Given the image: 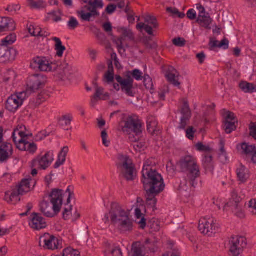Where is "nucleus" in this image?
Here are the masks:
<instances>
[{
	"instance_id": "35",
	"label": "nucleus",
	"mask_w": 256,
	"mask_h": 256,
	"mask_svg": "<svg viewBox=\"0 0 256 256\" xmlns=\"http://www.w3.org/2000/svg\"><path fill=\"white\" fill-rule=\"evenodd\" d=\"M146 204L154 208L155 207L157 202V200L156 196L159 194H151L149 192H146Z\"/></svg>"
},
{
	"instance_id": "15",
	"label": "nucleus",
	"mask_w": 256,
	"mask_h": 256,
	"mask_svg": "<svg viewBox=\"0 0 256 256\" xmlns=\"http://www.w3.org/2000/svg\"><path fill=\"white\" fill-rule=\"evenodd\" d=\"M96 92L94 96L91 97V106H94L98 100H106L109 99L110 95L108 93H104V89L102 87H100L97 84H95Z\"/></svg>"
},
{
	"instance_id": "20",
	"label": "nucleus",
	"mask_w": 256,
	"mask_h": 256,
	"mask_svg": "<svg viewBox=\"0 0 256 256\" xmlns=\"http://www.w3.org/2000/svg\"><path fill=\"white\" fill-rule=\"evenodd\" d=\"M14 21L8 18H0V32L14 30L15 29Z\"/></svg>"
},
{
	"instance_id": "1",
	"label": "nucleus",
	"mask_w": 256,
	"mask_h": 256,
	"mask_svg": "<svg viewBox=\"0 0 256 256\" xmlns=\"http://www.w3.org/2000/svg\"><path fill=\"white\" fill-rule=\"evenodd\" d=\"M142 169V182L146 192L151 194H160L165 187L162 177L156 170L146 166Z\"/></svg>"
},
{
	"instance_id": "21",
	"label": "nucleus",
	"mask_w": 256,
	"mask_h": 256,
	"mask_svg": "<svg viewBox=\"0 0 256 256\" xmlns=\"http://www.w3.org/2000/svg\"><path fill=\"white\" fill-rule=\"evenodd\" d=\"M212 21V19L210 17L208 13L204 14H199L196 20V22L198 23L200 26L207 30L211 29L210 24Z\"/></svg>"
},
{
	"instance_id": "49",
	"label": "nucleus",
	"mask_w": 256,
	"mask_h": 256,
	"mask_svg": "<svg viewBox=\"0 0 256 256\" xmlns=\"http://www.w3.org/2000/svg\"><path fill=\"white\" fill-rule=\"evenodd\" d=\"M144 83L146 88L152 90L154 85L152 81V79L148 75H144Z\"/></svg>"
},
{
	"instance_id": "12",
	"label": "nucleus",
	"mask_w": 256,
	"mask_h": 256,
	"mask_svg": "<svg viewBox=\"0 0 256 256\" xmlns=\"http://www.w3.org/2000/svg\"><path fill=\"white\" fill-rule=\"evenodd\" d=\"M62 192V190L54 188L52 190L50 195V202L53 205V210L56 213H58L60 210L63 200Z\"/></svg>"
},
{
	"instance_id": "8",
	"label": "nucleus",
	"mask_w": 256,
	"mask_h": 256,
	"mask_svg": "<svg viewBox=\"0 0 256 256\" xmlns=\"http://www.w3.org/2000/svg\"><path fill=\"white\" fill-rule=\"evenodd\" d=\"M116 166L120 172V178L128 180V156L119 153L116 156Z\"/></svg>"
},
{
	"instance_id": "59",
	"label": "nucleus",
	"mask_w": 256,
	"mask_h": 256,
	"mask_svg": "<svg viewBox=\"0 0 256 256\" xmlns=\"http://www.w3.org/2000/svg\"><path fill=\"white\" fill-rule=\"evenodd\" d=\"M196 130L192 126L188 127L186 132V137L190 140H192L194 138V134Z\"/></svg>"
},
{
	"instance_id": "3",
	"label": "nucleus",
	"mask_w": 256,
	"mask_h": 256,
	"mask_svg": "<svg viewBox=\"0 0 256 256\" xmlns=\"http://www.w3.org/2000/svg\"><path fill=\"white\" fill-rule=\"evenodd\" d=\"M112 224L121 233L128 230V210L118 203L111 204L109 212Z\"/></svg>"
},
{
	"instance_id": "44",
	"label": "nucleus",
	"mask_w": 256,
	"mask_h": 256,
	"mask_svg": "<svg viewBox=\"0 0 256 256\" xmlns=\"http://www.w3.org/2000/svg\"><path fill=\"white\" fill-rule=\"evenodd\" d=\"M129 74H130V76L132 80L134 78L136 80H142L144 78L142 72L138 69H135L131 72L129 71Z\"/></svg>"
},
{
	"instance_id": "55",
	"label": "nucleus",
	"mask_w": 256,
	"mask_h": 256,
	"mask_svg": "<svg viewBox=\"0 0 256 256\" xmlns=\"http://www.w3.org/2000/svg\"><path fill=\"white\" fill-rule=\"evenodd\" d=\"M37 150L36 145L34 143H30L27 141L25 151H28L30 153L34 154Z\"/></svg>"
},
{
	"instance_id": "29",
	"label": "nucleus",
	"mask_w": 256,
	"mask_h": 256,
	"mask_svg": "<svg viewBox=\"0 0 256 256\" xmlns=\"http://www.w3.org/2000/svg\"><path fill=\"white\" fill-rule=\"evenodd\" d=\"M236 174L239 180L242 182H245L248 178V170L243 165L240 164L236 170Z\"/></svg>"
},
{
	"instance_id": "57",
	"label": "nucleus",
	"mask_w": 256,
	"mask_h": 256,
	"mask_svg": "<svg viewBox=\"0 0 256 256\" xmlns=\"http://www.w3.org/2000/svg\"><path fill=\"white\" fill-rule=\"evenodd\" d=\"M88 4L96 8H102L104 6L102 0H94V2L90 0Z\"/></svg>"
},
{
	"instance_id": "18",
	"label": "nucleus",
	"mask_w": 256,
	"mask_h": 256,
	"mask_svg": "<svg viewBox=\"0 0 256 256\" xmlns=\"http://www.w3.org/2000/svg\"><path fill=\"white\" fill-rule=\"evenodd\" d=\"M68 64H52L49 62V70L48 72H56L60 74V78L62 80L64 76L66 75Z\"/></svg>"
},
{
	"instance_id": "24",
	"label": "nucleus",
	"mask_w": 256,
	"mask_h": 256,
	"mask_svg": "<svg viewBox=\"0 0 256 256\" xmlns=\"http://www.w3.org/2000/svg\"><path fill=\"white\" fill-rule=\"evenodd\" d=\"M176 70L172 66H169L166 72V76L168 81L176 86H178L180 83L176 79Z\"/></svg>"
},
{
	"instance_id": "60",
	"label": "nucleus",
	"mask_w": 256,
	"mask_h": 256,
	"mask_svg": "<svg viewBox=\"0 0 256 256\" xmlns=\"http://www.w3.org/2000/svg\"><path fill=\"white\" fill-rule=\"evenodd\" d=\"M250 135L256 140V122H252L249 127Z\"/></svg>"
},
{
	"instance_id": "42",
	"label": "nucleus",
	"mask_w": 256,
	"mask_h": 256,
	"mask_svg": "<svg viewBox=\"0 0 256 256\" xmlns=\"http://www.w3.org/2000/svg\"><path fill=\"white\" fill-rule=\"evenodd\" d=\"M77 14L82 20L86 22H90V18L93 16V14L90 12L86 13L84 10L77 11Z\"/></svg>"
},
{
	"instance_id": "50",
	"label": "nucleus",
	"mask_w": 256,
	"mask_h": 256,
	"mask_svg": "<svg viewBox=\"0 0 256 256\" xmlns=\"http://www.w3.org/2000/svg\"><path fill=\"white\" fill-rule=\"evenodd\" d=\"M68 26L70 29L73 30L79 26V23L75 18L72 16L68 22Z\"/></svg>"
},
{
	"instance_id": "61",
	"label": "nucleus",
	"mask_w": 256,
	"mask_h": 256,
	"mask_svg": "<svg viewBox=\"0 0 256 256\" xmlns=\"http://www.w3.org/2000/svg\"><path fill=\"white\" fill-rule=\"evenodd\" d=\"M88 232V230L87 228H81L78 236V240H83L86 237Z\"/></svg>"
},
{
	"instance_id": "36",
	"label": "nucleus",
	"mask_w": 256,
	"mask_h": 256,
	"mask_svg": "<svg viewBox=\"0 0 256 256\" xmlns=\"http://www.w3.org/2000/svg\"><path fill=\"white\" fill-rule=\"evenodd\" d=\"M148 226L152 230L151 232H157L160 230V222L155 218L148 221Z\"/></svg>"
},
{
	"instance_id": "53",
	"label": "nucleus",
	"mask_w": 256,
	"mask_h": 256,
	"mask_svg": "<svg viewBox=\"0 0 256 256\" xmlns=\"http://www.w3.org/2000/svg\"><path fill=\"white\" fill-rule=\"evenodd\" d=\"M8 153L6 150L0 148V162H3L8 158Z\"/></svg>"
},
{
	"instance_id": "45",
	"label": "nucleus",
	"mask_w": 256,
	"mask_h": 256,
	"mask_svg": "<svg viewBox=\"0 0 256 256\" xmlns=\"http://www.w3.org/2000/svg\"><path fill=\"white\" fill-rule=\"evenodd\" d=\"M132 250L134 254L142 256V246L140 242H134L132 244Z\"/></svg>"
},
{
	"instance_id": "4",
	"label": "nucleus",
	"mask_w": 256,
	"mask_h": 256,
	"mask_svg": "<svg viewBox=\"0 0 256 256\" xmlns=\"http://www.w3.org/2000/svg\"><path fill=\"white\" fill-rule=\"evenodd\" d=\"M144 124L136 114L129 116V140L136 142L141 140L142 138Z\"/></svg>"
},
{
	"instance_id": "47",
	"label": "nucleus",
	"mask_w": 256,
	"mask_h": 256,
	"mask_svg": "<svg viewBox=\"0 0 256 256\" xmlns=\"http://www.w3.org/2000/svg\"><path fill=\"white\" fill-rule=\"evenodd\" d=\"M30 6L32 8H40L44 7V2L43 0H38L37 2H35L34 0H28Z\"/></svg>"
},
{
	"instance_id": "16",
	"label": "nucleus",
	"mask_w": 256,
	"mask_h": 256,
	"mask_svg": "<svg viewBox=\"0 0 256 256\" xmlns=\"http://www.w3.org/2000/svg\"><path fill=\"white\" fill-rule=\"evenodd\" d=\"M50 61L46 57H36L32 60L31 67L38 68L40 71L48 72Z\"/></svg>"
},
{
	"instance_id": "52",
	"label": "nucleus",
	"mask_w": 256,
	"mask_h": 256,
	"mask_svg": "<svg viewBox=\"0 0 256 256\" xmlns=\"http://www.w3.org/2000/svg\"><path fill=\"white\" fill-rule=\"evenodd\" d=\"M173 44L179 47H182L185 46L186 44V40L182 38H176L172 40Z\"/></svg>"
},
{
	"instance_id": "58",
	"label": "nucleus",
	"mask_w": 256,
	"mask_h": 256,
	"mask_svg": "<svg viewBox=\"0 0 256 256\" xmlns=\"http://www.w3.org/2000/svg\"><path fill=\"white\" fill-rule=\"evenodd\" d=\"M101 136H102V140L103 144L105 146L108 147L109 146L110 142V140H108V139H107V138H108V134H107V132H106V130L105 129L104 130L102 131V132L101 133Z\"/></svg>"
},
{
	"instance_id": "40",
	"label": "nucleus",
	"mask_w": 256,
	"mask_h": 256,
	"mask_svg": "<svg viewBox=\"0 0 256 256\" xmlns=\"http://www.w3.org/2000/svg\"><path fill=\"white\" fill-rule=\"evenodd\" d=\"M138 172L132 163L129 162V181L137 180Z\"/></svg>"
},
{
	"instance_id": "27",
	"label": "nucleus",
	"mask_w": 256,
	"mask_h": 256,
	"mask_svg": "<svg viewBox=\"0 0 256 256\" xmlns=\"http://www.w3.org/2000/svg\"><path fill=\"white\" fill-rule=\"evenodd\" d=\"M104 78L108 83L112 82L114 80V68L112 60H108V70L104 75Z\"/></svg>"
},
{
	"instance_id": "28",
	"label": "nucleus",
	"mask_w": 256,
	"mask_h": 256,
	"mask_svg": "<svg viewBox=\"0 0 256 256\" xmlns=\"http://www.w3.org/2000/svg\"><path fill=\"white\" fill-rule=\"evenodd\" d=\"M52 40L55 42V50H56V56L58 57H62L64 51L66 50V47L62 44V42L58 38H53Z\"/></svg>"
},
{
	"instance_id": "46",
	"label": "nucleus",
	"mask_w": 256,
	"mask_h": 256,
	"mask_svg": "<svg viewBox=\"0 0 256 256\" xmlns=\"http://www.w3.org/2000/svg\"><path fill=\"white\" fill-rule=\"evenodd\" d=\"M63 256H80V252L72 248H68L63 250Z\"/></svg>"
},
{
	"instance_id": "39",
	"label": "nucleus",
	"mask_w": 256,
	"mask_h": 256,
	"mask_svg": "<svg viewBox=\"0 0 256 256\" xmlns=\"http://www.w3.org/2000/svg\"><path fill=\"white\" fill-rule=\"evenodd\" d=\"M72 118L70 114L64 115L59 118V124L62 126H68L70 124Z\"/></svg>"
},
{
	"instance_id": "34",
	"label": "nucleus",
	"mask_w": 256,
	"mask_h": 256,
	"mask_svg": "<svg viewBox=\"0 0 256 256\" xmlns=\"http://www.w3.org/2000/svg\"><path fill=\"white\" fill-rule=\"evenodd\" d=\"M16 130L12 133V138L16 146V148L20 150H24L26 148L27 141L25 140L20 139L18 141L16 140V138L15 136Z\"/></svg>"
},
{
	"instance_id": "19",
	"label": "nucleus",
	"mask_w": 256,
	"mask_h": 256,
	"mask_svg": "<svg viewBox=\"0 0 256 256\" xmlns=\"http://www.w3.org/2000/svg\"><path fill=\"white\" fill-rule=\"evenodd\" d=\"M16 96L12 95L7 100L6 103V108L10 112H15L22 104L21 102L18 100Z\"/></svg>"
},
{
	"instance_id": "25",
	"label": "nucleus",
	"mask_w": 256,
	"mask_h": 256,
	"mask_svg": "<svg viewBox=\"0 0 256 256\" xmlns=\"http://www.w3.org/2000/svg\"><path fill=\"white\" fill-rule=\"evenodd\" d=\"M68 152V146H64L60 152L58 156V159L54 165L55 168H58L61 165H62L66 160V156Z\"/></svg>"
},
{
	"instance_id": "23",
	"label": "nucleus",
	"mask_w": 256,
	"mask_h": 256,
	"mask_svg": "<svg viewBox=\"0 0 256 256\" xmlns=\"http://www.w3.org/2000/svg\"><path fill=\"white\" fill-rule=\"evenodd\" d=\"M52 208L51 207L49 203L47 202L44 201L40 204V210L44 215L48 218H52L57 213L52 212Z\"/></svg>"
},
{
	"instance_id": "14",
	"label": "nucleus",
	"mask_w": 256,
	"mask_h": 256,
	"mask_svg": "<svg viewBox=\"0 0 256 256\" xmlns=\"http://www.w3.org/2000/svg\"><path fill=\"white\" fill-rule=\"evenodd\" d=\"M32 216L31 222L29 224L31 228L35 230H40L46 228V223L40 214L33 212Z\"/></svg>"
},
{
	"instance_id": "51",
	"label": "nucleus",
	"mask_w": 256,
	"mask_h": 256,
	"mask_svg": "<svg viewBox=\"0 0 256 256\" xmlns=\"http://www.w3.org/2000/svg\"><path fill=\"white\" fill-rule=\"evenodd\" d=\"M212 158L211 155L208 154L205 156L204 160V166L205 168H210L212 166Z\"/></svg>"
},
{
	"instance_id": "7",
	"label": "nucleus",
	"mask_w": 256,
	"mask_h": 256,
	"mask_svg": "<svg viewBox=\"0 0 256 256\" xmlns=\"http://www.w3.org/2000/svg\"><path fill=\"white\" fill-rule=\"evenodd\" d=\"M229 244L230 251L232 256H239L246 246V239L244 237L238 236H232Z\"/></svg>"
},
{
	"instance_id": "10",
	"label": "nucleus",
	"mask_w": 256,
	"mask_h": 256,
	"mask_svg": "<svg viewBox=\"0 0 256 256\" xmlns=\"http://www.w3.org/2000/svg\"><path fill=\"white\" fill-rule=\"evenodd\" d=\"M40 246L46 250H54L58 248V240L53 235L46 233L40 238Z\"/></svg>"
},
{
	"instance_id": "41",
	"label": "nucleus",
	"mask_w": 256,
	"mask_h": 256,
	"mask_svg": "<svg viewBox=\"0 0 256 256\" xmlns=\"http://www.w3.org/2000/svg\"><path fill=\"white\" fill-rule=\"evenodd\" d=\"M136 28L140 30H142V29H144L149 35L153 36H154L152 27L149 26L148 24H146L142 22H140L137 24Z\"/></svg>"
},
{
	"instance_id": "64",
	"label": "nucleus",
	"mask_w": 256,
	"mask_h": 256,
	"mask_svg": "<svg viewBox=\"0 0 256 256\" xmlns=\"http://www.w3.org/2000/svg\"><path fill=\"white\" fill-rule=\"evenodd\" d=\"M250 210L253 214L256 215V200H252L248 204Z\"/></svg>"
},
{
	"instance_id": "6",
	"label": "nucleus",
	"mask_w": 256,
	"mask_h": 256,
	"mask_svg": "<svg viewBox=\"0 0 256 256\" xmlns=\"http://www.w3.org/2000/svg\"><path fill=\"white\" fill-rule=\"evenodd\" d=\"M198 228L201 233L208 236H212L219 230L218 224L214 218H201Z\"/></svg>"
},
{
	"instance_id": "30",
	"label": "nucleus",
	"mask_w": 256,
	"mask_h": 256,
	"mask_svg": "<svg viewBox=\"0 0 256 256\" xmlns=\"http://www.w3.org/2000/svg\"><path fill=\"white\" fill-rule=\"evenodd\" d=\"M142 42L148 49L156 50L158 47L156 42L152 41V38L150 36H144L142 39Z\"/></svg>"
},
{
	"instance_id": "54",
	"label": "nucleus",
	"mask_w": 256,
	"mask_h": 256,
	"mask_svg": "<svg viewBox=\"0 0 256 256\" xmlns=\"http://www.w3.org/2000/svg\"><path fill=\"white\" fill-rule=\"evenodd\" d=\"M190 119L189 118L182 116L178 128L179 130H184L190 121Z\"/></svg>"
},
{
	"instance_id": "11",
	"label": "nucleus",
	"mask_w": 256,
	"mask_h": 256,
	"mask_svg": "<svg viewBox=\"0 0 256 256\" xmlns=\"http://www.w3.org/2000/svg\"><path fill=\"white\" fill-rule=\"evenodd\" d=\"M118 31L120 34L119 38L115 42L118 52L122 56H126L125 46H128L126 38L128 36V31L126 28H118Z\"/></svg>"
},
{
	"instance_id": "31",
	"label": "nucleus",
	"mask_w": 256,
	"mask_h": 256,
	"mask_svg": "<svg viewBox=\"0 0 256 256\" xmlns=\"http://www.w3.org/2000/svg\"><path fill=\"white\" fill-rule=\"evenodd\" d=\"M240 88L246 93H252L256 89V86L254 84L246 82H241L240 84Z\"/></svg>"
},
{
	"instance_id": "48",
	"label": "nucleus",
	"mask_w": 256,
	"mask_h": 256,
	"mask_svg": "<svg viewBox=\"0 0 256 256\" xmlns=\"http://www.w3.org/2000/svg\"><path fill=\"white\" fill-rule=\"evenodd\" d=\"M145 22L147 23L148 24H150L153 26L154 28H156L158 26L157 20L156 18L154 16H146L144 18Z\"/></svg>"
},
{
	"instance_id": "17",
	"label": "nucleus",
	"mask_w": 256,
	"mask_h": 256,
	"mask_svg": "<svg viewBox=\"0 0 256 256\" xmlns=\"http://www.w3.org/2000/svg\"><path fill=\"white\" fill-rule=\"evenodd\" d=\"M147 130L152 136H158L160 133V130L158 126V122L156 118L153 116H149L147 118Z\"/></svg>"
},
{
	"instance_id": "56",
	"label": "nucleus",
	"mask_w": 256,
	"mask_h": 256,
	"mask_svg": "<svg viewBox=\"0 0 256 256\" xmlns=\"http://www.w3.org/2000/svg\"><path fill=\"white\" fill-rule=\"evenodd\" d=\"M28 93H29L28 90L23 91V92H18V93L16 94H14V96H17V98H18V100H19L20 102H21L22 104L24 100L27 97H28V95L29 94Z\"/></svg>"
},
{
	"instance_id": "38",
	"label": "nucleus",
	"mask_w": 256,
	"mask_h": 256,
	"mask_svg": "<svg viewBox=\"0 0 256 256\" xmlns=\"http://www.w3.org/2000/svg\"><path fill=\"white\" fill-rule=\"evenodd\" d=\"M235 122H230L226 120L224 125V130L227 134H230L232 131L236 130V126Z\"/></svg>"
},
{
	"instance_id": "32",
	"label": "nucleus",
	"mask_w": 256,
	"mask_h": 256,
	"mask_svg": "<svg viewBox=\"0 0 256 256\" xmlns=\"http://www.w3.org/2000/svg\"><path fill=\"white\" fill-rule=\"evenodd\" d=\"M242 153L246 156L252 155L256 150V147L254 145H249L246 142H244L241 145Z\"/></svg>"
},
{
	"instance_id": "37",
	"label": "nucleus",
	"mask_w": 256,
	"mask_h": 256,
	"mask_svg": "<svg viewBox=\"0 0 256 256\" xmlns=\"http://www.w3.org/2000/svg\"><path fill=\"white\" fill-rule=\"evenodd\" d=\"M180 113L182 116L189 118L191 117V112L189 107L188 103L187 101L184 100L183 105L180 109Z\"/></svg>"
},
{
	"instance_id": "63",
	"label": "nucleus",
	"mask_w": 256,
	"mask_h": 256,
	"mask_svg": "<svg viewBox=\"0 0 256 256\" xmlns=\"http://www.w3.org/2000/svg\"><path fill=\"white\" fill-rule=\"evenodd\" d=\"M250 210L253 214L256 215V200H252L248 204Z\"/></svg>"
},
{
	"instance_id": "9",
	"label": "nucleus",
	"mask_w": 256,
	"mask_h": 256,
	"mask_svg": "<svg viewBox=\"0 0 256 256\" xmlns=\"http://www.w3.org/2000/svg\"><path fill=\"white\" fill-rule=\"evenodd\" d=\"M46 78L42 74H34L29 77L28 86L33 92L42 88L46 83Z\"/></svg>"
},
{
	"instance_id": "22",
	"label": "nucleus",
	"mask_w": 256,
	"mask_h": 256,
	"mask_svg": "<svg viewBox=\"0 0 256 256\" xmlns=\"http://www.w3.org/2000/svg\"><path fill=\"white\" fill-rule=\"evenodd\" d=\"M117 130L118 132L128 134V114H122L120 116V120L118 122Z\"/></svg>"
},
{
	"instance_id": "62",
	"label": "nucleus",
	"mask_w": 256,
	"mask_h": 256,
	"mask_svg": "<svg viewBox=\"0 0 256 256\" xmlns=\"http://www.w3.org/2000/svg\"><path fill=\"white\" fill-rule=\"evenodd\" d=\"M136 224H138L140 228L144 229L146 225V220L144 218H138L135 220Z\"/></svg>"
},
{
	"instance_id": "33",
	"label": "nucleus",
	"mask_w": 256,
	"mask_h": 256,
	"mask_svg": "<svg viewBox=\"0 0 256 256\" xmlns=\"http://www.w3.org/2000/svg\"><path fill=\"white\" fill-rule=\"evenodd\" d=\"M115 79L120 84L122 91L128 94V78L124 79L120 76L116 75Z\"/></svg>"
},
{
	"instance_id": "43",
	"label": "nucleus",
	"mask_w": 256,
	"mask_h": 256,
	"mask_svg": "<svg viewBox=\"0 0 256 256\" xmlns=\"http://www.w3.org/2000/svg\"><path fill=\"white\" fill-rule=\"evenodd\" d=\"M12 44V43H10L9 41L7 40L6 38L2 41V46L6 48L4 50L7 51L6 53L8 52L10 54H12L14 56L16 54V51L15 49L12 48L8 50V46Z\"/></svg>"
},
{
	"instance_id": "2",
	"label": "nucleus",
	"mask_w": 256,
	"mask_h": 256,
	"mask_svg": "<svg viewBox=\"0 0 256 256\" xmlns=\"http://www.w3.org/2000/svg\"><path fill=\"white\" fill-rule=\"evenodd\" d=\"M178 166L182 172L186 173V180L190 186H195L197 184L196 179L200 174L196 158L191 156H186L180 158Z\"/></svg>"
},
{
	"instance_id": "26",
	"label": "nucleus",
	"mask_w": 256,
	"mask_h": 256,
	"mask_svg": "<svg viewBox=\"0 0 256 256\" xmlns=\"http://www.w3.org/2000/svg\"><path fill=\"white\" fill-rule=\"evenodd\" d=\"M20 194L16 190H14L10 194H9L8 192H6L4 200L10 204H15L20 202Z\"/></svg>"
},
{
	"instance_id": "13",
	"label": "nucleus",
	"mask_w": 256,
	"mask_h": 256,
	"mask_svg": "<svg viewBox=\"0 0 256 256\" xmlns=\"http://www.w3.org/2000/svg\"><path fill=\"white\" fill-rule=\"evenodd\" d=\"M53 160V152H48L40 158H38L36 159L33 160L32 166H34L36 163H38L41 168L46 170L50 165Z\"/></svg>"
},
{
	"instance_id": "5",
	"label": "nucleus",
	"mask_w": 256,
	"mask_h": 256,
	"mask_svg": "<svg viewBox=\"0 0 256 256\" xmlns=\"http://www.w3.org/2000/svg\"><path fill=\"white\" fill-rule=\"evenodd\" d=\"M244 198L243 195L239 194L235 190L232 192V198L224 206V210H227V208H229L231 211L238 217L243 218L244 217V214L242 210L243 204L242 200Z\"/></svg>"
}]
</instances>
